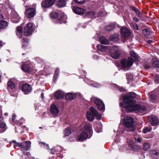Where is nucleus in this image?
I'll return each mask as SVG.
<instances>
[{
    "label": "nucleus",
    "mask_w": 159,
    "mask_h": 159,
    "mask_svg": "<svg viewBox=\"0 0 159 159\" xmlns=\"http://www.w3.org/2000/svg\"><path fill=\"white\" fill-rule=\"evenodd\" d=\"M66 0H59L58 5L60 7H64L66 6Z\"/></svg>",
    "instance_id": "34"
},
{
    "label": "nucleus",
    "mask_w": 159,
    "mask_h": 159,
    "mask_svg": "<svg viewBox=\"0 0 159 159\" xmlns=\"http://www.w3.org/2000/svg\"><path fill=\"white\" fill-rule=\"evenodd\" d=\"M91 100L92 101H94L95 104L97 105L98 110L104 111L105 110V105L103 102L100 99L97 98H92Z\"/></svg>",
    "instance_id": "5"
},
{
    "label": "nucleus",
    "mask_w": 159,
    "mask_h": 159,
    "mask_svg": "<svg viewBox=\"0 0 159 159\" xmlns=\"http://www.w3.org/2000/svg\"><path fill=\"white\" fill-rule=\"evenodd\" d=\"M3 46V43L2 41H0V48Z\"/></svg>",
    "instance_id": "57"
},
{
    "label": "nucleus",
    "mask_w": 159,
    "mask_h": 159,
    "mask_svg": "<svg viewBox=\"0 0 159 159\" xmlns=\"http://www.w3.org/2000/svg\"><path fill=\"white\" fill-rule=\"evenodd\" d=\"M130 54L131 56V58L133 59V61L135 62H137L138 61V56L137 54L134 52L131 51L130 52Z\"/></svg>",
    "instance_id": "20"
},
{
    "label": "nucleus",
    "mask_w": 159,
    "mask_h": 159,
    "mask_svg": "<svg viewBox=\"0 0 159 159\" xmlns=\"http://www.w3.org/2000/svg\"><path fill=\"white\" fill-rule=\"evenodd\" d=\"M33 30V24L29 23L26 24L24 31V34L26 36H30L31 35Z\"/></svg>",
    "instance_id": "7"
},
{
    "label": "nucleus",
    "mask_w": 159,
    "mask_h": 159,
    "mask_svg": "<svg viewBox=\"0 0 159 159\" xmlns=\"http://www.w3.org/2000/svg\"><path fill=\"white\" fill-rule=\"evenodd\" d=\"M154 80L156 84H157L159 82V78L157 76H156L155 77Z\"/></svg>",
    "instance_id": "45"
},
{
    "label": "nucleus",
    "mask_w": 159,
    "mask_h": 159,
    "mask_svg": "<svg viewBox=\"0 0 159 159\" xmlns=\"http://www.w3.org/2000/svg\"><path fill=\"white\" fill-rule=\"evenodd\" d=\"M75 95L71 93H67L66 96V98L68 100H71L75 97Z\"/></svg>",
    "instance_id": "30"
},
{
    "label": "nucleus",
    "mask_w": 159,
    "mask_h": 159,
    "mask_svg": "<svg viewBox=\"0 0 159 159\" xmlns=\"http://www.w3.org/2000/svg\"><path fill=\"white\" fill-rule=\"evenodd\" d=\"M133 63V60L131 57H129L128 60L126 59L123 58L121 61V65L124 68L131 67Z\"/></svg>",
    "instance_id": "6"
},
{
    "label": "nucleus",
    "mask_w": 159,
    "mask_h": 159,
    "mask_svg": "<svg viewBox=\"0 0 159 159\" xmlns=\"http://www.w3.org/2000/svg\"><path fill=\"white\" fill-rule=\"evenodd\" d=\"M151 130V128L150 127H147L144 128L143 130V132L144 133H147L150 131Z\"/></svg>",
    "instance_id": "37"
},
{
    "label": "nucleus",
    "mask_w": 159,
    "mask_h": 159,
    "mask_svg": "<svg viewBox=\"0 0 159 159\" xmlns=\"http://www.w3.org/2000/svg\"><path fill=\"white\" fill-rule=\"evenodd\" d=\"M99 40L101 44H108V40L104 37H101L100 38Z\"/></svg>",
    "instance_id": "31"
},
{
    "label": "nucleus",
    "mask_w": 159,
    "mask_h": 159,
    "mask_svg": "<svg viewBox=\"0 0 159 159\" xmlns=\"http://www.w3.org/2000/svg\"><path fill=\"white\" fill-rule=\"evenodd\" d=\"M119 36L118 34H115L109 37V39L113 42H116L119 39Z\"/></svg>",
    "instance_id": "28"
},
{
    "label": "nucleus",
    "mask_w": 159,
    "mask_h": 159,
    "mask_svg": "<svg viewBox=\"0 0 159 159\" xmlns=\"http://www.w3.org/2000/svg\"><path fill=\"white\" fill-rule=\"evenodd\" d=\"M133 20L136 22H138L139 21V19L137 18V17H134L133 18Z\"/></svg>",
    "instance_id": "51"
},
{
    "label": "nucleus",
    "mask_w": 159,
    "mask_h": 159,
    "mask_svg": "<svg viewBox=\"0 0 159 159\" xmlns=\"http://www.w3.org/2000/svg\"><path fill=\"white\" fill-rule=\"evenodd\" d=\"M64 96V93L61 91H57L55 93V97L57 99H60L63 98Z\"/></svg>",
    "instance_id": "24"
},
{
    "label": "nucleus",
    "mask_w": 159,
    "mask_h": 159,
    "mask_svg": "<svg viewBox=\"0 0 159 159\" xmlns=\"http://www.w3.org/2000/svg\"><path fill=\"white\" fill-rule=\"evenodd\" d=\"M133 10L136 12H137L138 11V9L135 8V7H133Z\"/></svg>",
    "instance_id": "56"
},
{
    "label": "nucleus",
    "mask_w": 159,
    "mask_h": 159,
    "mask_svg": "<svg viewBox=\"0 0 159 159\" xmlns=\"http://www.w3.org/2000/svg\"><path fill=\"white\" fill-rule=\"evenodd\" d=\"M56 0H44L42 1V6L43 8H48L52 5Z\"/></svg>",
    "instance_id": "9"
},
{
    "label": "nucleus",
    "mask_w": 159,
    "mask_h": 159,
    "mask_svg": "<svg viewBox=\"0 0 159 159\" xmlns=\"http://www.w3.org/2000/svg\"><path fill=\"white\" fill-rule=\"evenodd\" d=\"M7 85V89L8 90L10 89H14L15 87V84L11 80H9L8 82Z\"/></svg>",
    "instance_id": "26"
},
{
    "label": "nucleus",
    "mask_w": 159,
    "mask_h": 159,
    "mask_svg": "<svg viewBox=\"0 0 159 159\" xmlns=\"http://www.w3.org/2000/svg\"><path fill=\"white\" fill-rule=\"evenodd\" d=\"M22 27L20 26H18L16 29V33L19 38H21L22 36Z\"/></svg>",
    "instance_id": "23"
},
{
    "label": "nucleus",
    "mask_w": 159,
    "mask_h": 159,
    "mask_svg": "<svg viewBox=\"0 0 159 159\" xmlns=\"http://www.w3.org/2000/svg\"><path fill=\"white\" fill-rule=\"evenodd\" d=\"M143 34L145 37H147L149 34V32L147 29H144L143 30Z\"/></svg>",
    "instance_id": "38"
},
{
    "label": "nucleus",
    "mask_w": 159,
    "mask_h": 159,
    "mask_svg": "<svg viewBox=\"0 0 159 159\" xmlns=\"http://www.w3.org/2000/svg\"><path fill=\"white\" fill-rule=\"evenodd\" d=\"M144 67L146 69H148L150 67V66L148 65H146L144 66Z\"/></svg>",
    "instance_id": "55"
},
{
    "label": "nucleus",
    "mask_w": 159,
    "mask_h": 159,
    "mask_svg": "<svg viewBox=\"0 0 159 159\" xmlns=\"http://www.w3.org/2000/svg\"><path fill=\"white\" fill-rule=\"evenodd\" d=\"M21 144H22L21 143H16L14 145V148L16 147H19L20 148V146H21Z\"/></svg>",
    "instance_id": "43"
},
{
    "label": "nucleus",
    "mask_w": 159,
    "mask_h": 159,
    "mask_svg": "<svg viewBox=\"0 0 159 159\" xmlns=\"http://www.w3.org/2000/svg\"><path fill=\"white\" fill-rule=\"evenodd\" d=\"M73 10L75 13L78 14L82 15L84 13V10L83 9L76 7H73Z\"/></svg>",
    "instance_id": "19"
},
{
    "label": "nucleus",
    "mask_w": 159,
    "mask_h": 159,
    "mask_svg": "<svg viewBox=\"0 0 159 159\" xmlns=\"http://www.w3.org/2000/svg\"><path fill=\"white\" fill-rule=\"evenodd\" d=\"M84 130L85 131L89 133L91 135L92 134V125L90 124H86L84 126Z\"/></svg>",
    "instance_id": "22"
},
{
    "label": "nucleus",
    "mask_w": 159,
    "mask_h": 159,
    "mask_svg": "<svg viewBox=\"0 0 159 159\" xmlns=\"http://www.w3.org/2000/svg\"><path fill=\"white\" fill-rule=\"evenodd\" d=\"M132 26L136 30H138L139 28L137 24L135 23H133L132 24Z\"/></svg>",
    "instance_id": "42"
},
{
    "label": "nucleus",
    "mask_w": 159,
    "mask_h": 159,
    "mask_svg": "<svg viewBox=\"0 0 159 159\" xmlns=\"http://www.w3.org/2000/svg\"><path fill=\"white\" fill-rule=\"evenodd\" d=\"M16 117V115L15 114H14L12 115V121H14Z\"/></svg>",
    "instance_id": "48"
},
{
    "label": "nucleus",
    "mask_w": 159,
    "mask_h": 159,
    "mask_svg": "<svg viewBox=\"0 0 159 159\" xmlns=\"http://www.w3.org/2000/svg\"><path fill=\"white\" fill-rule=\"evenodd\" d=\"M6 125L5 123L1 122L0 123V133H3L6 129Z\"/></svg>",
    "instance_id": "29"
},
{
    "label": "nucleus",
    "mask_w": 159,
    "mask_h": 159,
    "mask_svg": "<svg viewBox=\"0 0 159 159\" xmlns=\"http://www.w3.org/2000/svg\"><path fill=\"white\" fill-rule=\"evenodd\" d=\"M136 94L134 92H131L123 96L122 107L125 108L128 112L135 111L136 112L142 113L146 110L144 105L135 104L134 98Z\"/></svg>",
    "instance_id": "1"
},
{
    "label": "nucleus",
    "mask_w": 159,
    "mask_h": 159,
    "mask_svg": "<svg viewBox=\"0 0 159 159\" xmlns=\"http://www.w3.org/2000/svg\"><path fill=\"white\" fill-rule=\"evenodd\" d=\"M59 72V70L57 69L55 71V73L54 75V77L55 78L57 77Z\"/></svg>",
    "instance_id": "44"
},
{
    "label": "nucleus",
    "mask_w": 159,
    "mask_h": 159,
    "mask_svg": "<svg viewBox=\"0 0 159 159\" xmlns=\"http://www.w3.org/2000/svg\"><path fill=\"white\" fill-rule=\"evenodd\" d=\"M148 120L151 122V124L153 126L157 125L158 123V119L155 116H149L148 117Z\"/></svg>",
    "instance_id": "13"
},
{
    "label": "nucleus",
    "mask_w": 159,
    "mask_h": 159,
    "mask_svg": "<svg viewBox=\"0 0 159 159\" xmlns=\"http://www.w3.org/2000/svg\"><path fill=\"white\" fill-rule=\"evenodd\" d=\"M111 28V27L110 26H108L107 27H106V28H105V29L107 30V31H110V30H111L110 29V28Z\"/></svg>",
    "instance_id": "53"
},
{
    "label": "nucleus",
    "mask_w": 159,
    "mask_h": 159,
    "mask_svg": "<svg viewBox=\"0 0 159 159\" xmlns=\"http://www.w3.org/2000/svg\"><path fill=\"white\" fill-rule=\"evenodd\" d=\"M92 85L93 86H94V87H99L100 86V85L99 84H92Z\"/></svg>",
    "instance_id": "50"
},
{
    "label": "nucleus",
    "mask_w": 159,
    "mask_h": 159,
    "mask_svg": "<svg viewBox=\"0 0 159 159\" xmlns=\"http://www.w3.org/2000/svg\"><path fill=\"white\" fill-rule=\"evenodd\" d=\"M50 15L51 18L55 19L58 17L59 13L58 12L55 11H52L50 13Z\"/></svg>",
    "instance_id": "32"
},
{
    "label": "nucleus",
    "mask_w": 159,
    "mask_h": 159,
    "mask_svg": "<svg viewBox=\"0 0 159 159\" xmlns=\"http://www.w3.org/2000/svg\"><path fill=\"white\" fill-rule=\"evenodd\" d=\"M136 139H134V141H131L129 143H128V145L131 148H132L134 146L135 142L136 141Z\"/></svg>",
    "instance_id": "39"
},
{
    "label": "nucleus",
    "mask_w": 159,
    "mask_h": 159,
    "mask_svg": "<svg viewBox=\"0 0 159 159\" xmlns=\"http://www.w3.org/2000/svg\"><path fill=\"white\" fill-rule=\"evenodd\" d=\"M152 42H153V41L151 40H148V41H147V43H149V44H150Z\"/></svg>",
    "instance_id": "58"
},
{
    "label": "nucleus",
    "mask_w": 159,
    "mask_h": 159,
    "mask_svg": "<svg viewBox=\"0 0 159 159\" xmlns=\"http://www.w3.org/2000/svg\"><path fill=\"white\" fill-rule=\"evenodd\" d=\"M39 144H40V146L42 147H46V148H48V145L46 144L45 143L43 142H39Z\"/></svg>",
    "instance_id": "40"
},
{
    "label": "nucleus",
    "mask_w": 159,
    "mask_h": 159,
    "mask_svg": "<svg viewBox=\"0 0 159 159\" xmlns=\"http://www.w3.org/2000/svg\"><path fill=\"white\" fill-rule=\"evenodd\" d=\"M20 88L22 91L24 92L25 94H28L31 90V85L27 83L22 84Z\"/></svg>",
    "instance_id": "10"
},
{
    "label": "nucleus",
    "mask_w": 159,
    "mask_h": 159,
    "mask_svg": "<svg viewBox=\"0 0 159 159\" xmlns=\"http://www.w3.org/2000/svg\"><path fill=\"white\" fill-rule=\"evenodd\" d=\"M80 135L78 137L77 139L79 141H82L88 137V134L85 132L83 131L80 134Z\"/></svg>",
    "instance_id": "17"
},
{
    "label": "nucleus",
    "mask_w": 159,
    "mask_h": 159,
    "mask_svg": "<svg viewBox=\"0 0 159 159\" xmlns=\"http://www.w3.org/2000/svg\"><path fill=\"white\" fill-rule=\"evenodd\" d=\"M123 123L125 127L130 129V131H132L134 130L133 119L130 116L125 117L124 119Z\"/></svg>",
    "instance_id": "3"
},
{
    "label": "nucleus",
    "mask_w": 159,
    "mask_h": 159,
    "mask_svg": "<svg viewBox=\"0 0 159 159\" xmlns=\"http://www.w3.org/2000/svg\"><path fill=\"white\" fill-rule=\"evenodd\" d=\"M109 50L110 51L111 56L113 59H116L119 57L120 52L119 50L118 47L116 46H113L112 47H110Z\"/></svg>",
    "instance_id": "4"
},
{
    "label": "nucleus",
    "mask_w": 159,
    "mask_h": 159,
    "mask_svg": "<svg viewBox=\"0 0 159 159\" xmlns=\"http://www.w3.org/2000/svg\"><path fill=\"white\" fill-rule=\"evenodd\" d=\"M22 144L20 146V149L23 151V153L26 155V153L25 151L29 149L31 146V142L30 141H25L23 143H21Z\"/></svg>",
    "instance_id": "8"
},
{
    "label": "nucleus",
    "mask_w": 159,
    "mask_h": 159,
    "mask_svg": "<svg viewBox=\"0 0 159 159\" xmlns=\"http://www.w3.org/2000/svg\"><path fill=\"white\" fill-rule=\"evenodd\" d=\"M35 11L34 8H28L25 11V15L28 18L33 17L35 15Z\"/></svg>",
    "instance_id": "11"
},
{
    "label": "nucleus",
    "mask_w": 159,
    "mask_h": 159,
    "mask_svg": "<svg viewBox=\"0 0 159 159\" xmlns=\"http://www.w3.org/2000/svg\"><path fill=\"white\" fill-rule=\"evenodd\" d=\"M50 111L52 115L55 116H57L59 112V110L58 107L54 104H52L50 106Z\"/></svg>",
    "instance_id": "15"
},
{
    "label": "nucleus",
    "mask_w": 159,
    "mask_h": 159,
    "mask_svg": "<svg viewBox=\"0 0 159 159\" xmlns=\"http://www.w3.org/2000/svg\"><path fill=\"white\" fill-rule=\"evenodd\" d=\"M86 15L87 16L92 19L95 18V13L94 11H92L87 12L86 13Z\"/></svg>",
    "instance_id": "33"
},
{
    "label": "nucleus",
    "mask_w": 159,
    "mask_h": 159,
    "mask_svg": "<svg viewBox=\"0 0 159 159\" xmlns=\"http://www.w3.org/2000/svg\"><path fill=\"white\" fill-rule=\"evenodd\" d=\"M150 98L152 100H154L156 98L155 95L153 94L150 95Z\"/></svg>",
    "instance_id": "47"
},
{
    "label": "nucleus",
    "mask_w": 159,
    "mask_h": 159,
    "mask_svg": "<svg viewBox=\"0 0 159 159\" xmlns=\"http://www.w3.org/2000/svg\"><path fill=\"white\" fill-rule=\"evenodd\" d=\"M41 97L43 99L44 98V94H43V93H41Z\"/></svg>",
    "instance_id": "59"
},
{
    "label": "nucleus",
    "mask_w": 159,
    "mask_h": 159,
    "mask_svg": "<svg viewBox=\"0 0 159 159\" xmlns=\"http://www.w3.org/2000/svg\"><path fill=\"white\" fill-rule=\"evenodd\" d=\"M91 112L88 111L87 112V117L89 121H93L94 119V116L97 119L100 120L101 118V115L98 113V111L93 107H90V109Z\"/></svg>",
    "instance_id": "2"
},
{
    "label": "nucleus",
    "mask_w": 159,
    "mask_h": 159,
    "mask_svg": "<svg viewBox=\"0 0 159 159\" xmlns=\"http://www.w3.org/2000/svg\"><path fill=\"white\" fill-rule=\"evenodd\" d=\"M11 20L14 23H17L20 21V17L17 12L14 11L12 12Z\"/></svg>",
    "instance_id": "14"
},
{
    "label": "nucleus",
    "mask_w": 159,
    "mask_h": 159,
    "mask_svg": "<svg viewBox=\"0 0 159 159\" xmlns=\"http://www.w3.org/2000/svg\"><path fill=\"white\" fill-rule=\"evenodd\" d=\"M141 138L140 137L138 138L137 139V141L139 143H141Z\"/></svg>",
    "instance_id": "54"
},
{
    "label": "nucleus",
    "mask_w": 159,
    "mask_h": 159,
    "mask_svg": "<svg viewBox=\"0 0 159 159\" xmlns=\"http://www.w3.org/2000/svg\"><path fill=\"white\" fill-rule=\"evenodd\" d=\"M150 147V145L149 143H145L143 144L144 149L145 150H147L149 149Z\"/></svg>",
    "instance_id": "35"
},
{
    "label": "nucleus",
    "mask_w": 159,
    "mask_h": 159,
    "mask_svg": "<svg viewBox=\"0 0 159 159\" xmlns=\"http://www.w3.org/2000/svg\"><path fill=\"white\" fill-rule=\"evenodd\" d=\"M12 142L13 143H15V144L16 143H17L16 140H13V141H12Z\"/></svg>",
    "instance_id": "60"
},
{
    "label": "nucleus",
    "mask_w": 159,
    "mask_h": 159,
    "mask_svg": "<svg viewBox=\"0 0 159 159\" xmlns=\"http://www.w3.org/2000/svg\"><path fill=\"white\" fill-rule=\"evenodd\" d=\"M25 138H21V140H22V141L25 140Z\"/></svg>",
    "instance_id": "61"
},
{
    "label": "nucleus",
    "mask_w": 159,
    "mask_h": 159,
    "mask_svg": "<svg viewBox=\"0 0 159 159\" xmlns=\"http://www.w3.org/2000/svg\"><path fill=\"white\" fill-rule=\"evenodd\" d=\"M27 40L25 38H23L22 39V41L23 42L22 44V45L24 46V44H25L24 42H27Z\"/></svg>",
    "instance_id": "49"
},
{
    "label": "nucleus",
    "mask_w": 159,
    "mask_h": 159,
    "mask_svg": "<svg viewBox=\"0 0 159 159\" xmlns=\"http://www.w3.org/2000/svg\"><path fill=\"white\" fill-rule=\"evenodd\" d=\"M21 69L25 72H29L31 71L30 66L27 64L22 65Z\"/></svg>",
    "instance_id": "21"
},
{
    "label": "nucleus",
    "mask_w": 159,
    "mask_h": 159,
    "mask_svg": "<svg viewBox=\"0 0 159 159\" xmlns=\"http://www.w3.org/2000/svg\"><path fill=\"white\" fill-rule=\"evenodd\" d=\"M73 132V130L70 128H66L64 131V134L65 137L69 136Z\"/></svg>",
    "instance_id": "27"
},
{
    "label": "nucleus",
    "mask_w": 159,
    "mask_h": 159,
    "mask_svg": "<svg viewBox=\"0 0 159 159\" xmlns=\"http://www.w3.org/2000/svg\"><path fill=\"white\" fill-rule=\"evenodd\" d=\"M4 16L0 14V30L5 28L8 25L7 22L5 20Z\"/></svg>",
    "instance_id": "12"
},
{
    "label": "nucleus",
    "mask_w": 159,
    "mask_h": 159,
    "mask_svg": "<svg viewBox=\"0 0 159 159\" xmlns=\"http://www.w3.org/2000/svg\"><path fill=\"white\" fill-rule=\"evenodd\" d=\"M8 115V113H5V115H6V116H7Z\"/></svg>",
    "instance_id": "62"
},
{
    "label": "nucleus",
    "mask_w": 159,
    "mask_h": 159,
    "mask_svg": "<svg viewBox=\"0 0 159 159\" xmlns=\"http://www.w3.org/2000/svg\"><path fill=\"white\" fill-rule=\"evenodd\" d=\"M97 48L99 51L103 52L109 50L110 47L108 46L106 47L101 45L99 44L97 45Z\"/></svg>",
    "instance_id": "25"
},
{
    "label": "nucleus",
    "mask_w": 159,
    "mask_h": 159,
    "mask_svg": "<svg viewBox=\"0 0 159 159\" xmlns=\"http://www.w3.org/2000/svg\"><path fill=\"white\" fill-rule=\"evenodd\" d=\"M74 0L75 1V2L76 3H77L79 4H82L85 2V0Z\"/></svg>",
    "instance_id": "41"
},
{
    "label": "nucleus",
    "mask_w": 159,
    "mask_h": 159,
    "mask_svg": "<svg viewBox=\"0 0 159 159\" xmlns=\"http://www.w3.org/2000/svg\"><path fill=\"white\" fill-rule=\"evenodd\" d=\"M39 128H40V129H41V128H41V127H39Z\"/></svg>",
    "instance_id": "64"
},
{
    "label": "nucleus",
    "mask_w": 159,
    "mask_h": 159,
    "mask_svg": "<svg viewBox=\"0 0 159 159\" xmlns=\"http://www.w3.org/2000/svg\"><path fill=\"white\" fill-rule=\"evenodd\" d=\"M121 34L125 37L129 36L131 34L129 30L125 27L122 28L120 30Z\"/></svg>",
    "instance_id": "16"
},
{
    "label": "nucleus",
    "mask_w": 159,
    "mask_h": 159,
    "mask_svg": "<svg viewBox=\"0 0 159 159\" xmlns=\"http://www.w3.org/2000/svg\"><path fill=\"white\" fill-rule=\"evenodd\" d=\"M125 40H124L123 41V42L124 43L125 42Z\"/></svg>",
    "instance_id": "63"
},
{
    "label": "nucleus",
    "mask_w": 159,
    "mask_h": 159,
    "mask_svg": "<svg viewBox=\"0 0 159 159\" xmlns=\"http://www.w3.org/2000/svg\"><path fill=\"white\" fill-rule=\"evenodd\" d=\"M67 18L66 15L63 13H61L60 14V18L58 19L59 23L60 24L62 23H65L66 22V20Z\"/></svg>",
    "instance_id": "18"
},
{
    "label": "nucleus",
    "mask_w": 159,
    "mask_h": 159,
    "mask_svg": "<svg viewBox=\"0 0 159 159\" xmlns=\"http://www.w3.org/2000/svg\"><path fill=\"white\" fill-rule=\"evenodd\" d=\"M2 110L1 107H0V120H1L2 119Z\"/></svg>",
    "instance_id": "46"
},
{
    "label": "nucleus",
    "mask_w": 159,
    "mask_h": 159,
    "mask_svg": "<svg viewBox=\"0 0 159 159\" xmlns=\"http://www.w3.org/2000/svg\"><path fill=\"white\" fill-rule=\"evenodd\" d=\"M152 66L154 67L159 68V61H156L152 63Z\"/></svg>",
    "instance_id": "36"
},
{
    "label": "nucleus",
    "mask_w": 159,
    "mask_h": 159,
    "mask_svg": "<svg viewBox=\"0 0 159 159\" xmlns=\"http://www.w3.org/2000/svg\"><path fill=\"white\" fill-rule=\"evenodd\" d=\"M153 154L154 155L155 154L156 156H157L158 155V153L155 151H153Z\"/></svg>",
    "instance_id": "52"
}]
</instances>
